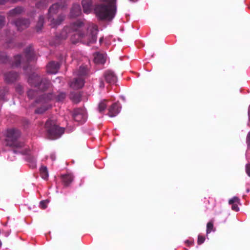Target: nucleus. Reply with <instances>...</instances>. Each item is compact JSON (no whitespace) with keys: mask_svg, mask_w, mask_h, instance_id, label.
Instances as JSON below:
<instances>
[{"mask_svg":"<svg viewBox=\"0 0 250 250\" xmlns=\"http://www.w3.org/2000/svg\"><path fill=\"white\" fill-rule=\"evenodd\" d=\"M83 26V23L80 21L73 23L70 27H66L64 28L61 34V38L65 39L67 37V31H76L71 37V41L74 43L81 42L83 43L89 45L95 43L97 41V35L98 32L97 27L93 24H90L87 28L86 33L85 34L81 32V30Z\"/></svg>","mask_w":250,"mask_h":250,"instance_id":"obj_1","label":"nucleus"},{"mask_svg":"<svg viewBox=\"0 0 250 250\" xmlns=\"http://www.w3.org/2000/svg\"><path fill=\"white\" fill-rule=\"evenodd\" d=\"M20 134V131L15 128L7 129L5 134V144L15 147V149L11 152L12 154L19 153L26 155L25 159L29 163L30 167L34 168L36 167V159L30 150L28 149L27 147L18 141L17 139Z\"/></svg>","mask_w":250,"mask_h":250,"instance_id":"obj_2","label":"nucleus"},{"mask_svg":"<svg viewBox=\"0 0 250 250\" xmlns=\"http://www.w3.org/2000/svg\"><path fill=\"white\" fill-rule=\"evenodd\" d=\"M103 2L94 8L96 16L101 19L111 20L116 13V0H101Z\"/></svg>","mask_w":250,"mask_h":250,"instance_id":"obj_3","label":"nucleus"},{"mask_svg":"<svg viewBox=\"0 0 250 250\" xmlns=\"http://www.w3.org/2000/svg\"><path fill=\"white\" fill-rule=\"evenodd\" d=\"M48 137L50 139L55 140L59 138L64 133V129L59 127L56 123L52 120H48L45 124Z\"/></svg>","mask_w":250,"mask_h":250,"instance_id":"obj_4","label":"nucleus"},{"mask_svg":"<svg viewBox=\"0 0 250 250\" xmlns=\"http://www.w3.org/2000/svg\"><path fill=\"white\" fill-rule=\"evenodd\" d=\"M87 74V68L84 66H81L79 71L76 72L78 78H76L70 84V87L77 89L82 88L84 85L83 76Z\"/></svg>","mask_w":250,"mask_h":250,"instance_id":"obj_5","label":"nucleus"},{"mask_svg":"<svg viewBox=\"0 0 250 250\" xmlns=\"http://www.w3.org/2000/svg\"><path fill=\"white\" fill-rule=\"evenodd\" d=\"M54 96L52 94H43L40 97L39 99L36 101V103H40L42 107L38 108L36 110V113L42 114L46 110L50 107V105L48 103L49 101L53 99Z\"/></svg>","mask_w":250,"mask_h":250,"instance_id":"obj_6","label":"nucleus"},{"mask_svg":"<svg viewBox=\"0 0 250 250\" xmlns=\"http://www.w3.org/2000/svg\"><path fill=\"white\" fill-rule=\"evenodd\" d=\"M60 7L61 6L59 5L58 3H56L53 4L49 9V19L50 20L51 25L53 27H55L60 24L62 21L64 20V16L62 15L60 16L56 20L54 19H52L53 15L57 13L58 10Z\"/></svg>","mask_w":250,"mask_h":250,"instance_id":"obj_7","label":"nucleus"},{"mask_svg":"<svg viewBox=\"0 0 250 250\" xmlns=\"http://www.w3.org/2000/svg\"><path fill=\"white\" fill-rule=\"evenodd\" d=\"M73 117L76 122L79 123H84L87 119L86 110L84 108L75 109L73 113Z\"/></svg>","mask_w":250,"mask_h":250,"instance_id":"obj_8","label":"nucleus"},{"mask_svg":"<svg viewBox=\"0 0 250 250\" xmlns=\"http://www.w3.org/2000/svg\"><path fill=\"white\" fill-rule=\"evenodd\" d=\"M104 77L107 83H114L116 82L117 78L114 72L111 70H106L104 74Z\"/></svg>","mask_w":250,"mask_h":250,"instance_id":"obj_9","label":"nucleus"},{"mask_svg":"<svg viewBox=\"0 0 250 250\" xmlns=\"http://www.w3.org/2000/svg\"><path fill=\"white\" fill-rule=\"evenodd\" d=\"M121 106L117 103L114 104L109 109L108 116L110 117L116 116L120 112Z\"/></svg>","mask_w":250,"mask_h":250,"instance_id":"obj_10","label":"nucleus"},{"mask_svg":"<svg viewBox=\"0 0 250 250\" xmlns=\"http://www.w3.org/2000/svg\"><path fill=\"white\" fill-rule=\"evenodd\" d=\"M60 65L58 62H50L47 65V72L50 74H56L59 69Z\"/></svg>","mask_w":250,"mask_h":250,"instance_id":"obj_11","label":"nucleus"},{"mask_svg":"<svg viewBox=\"0 0 250 250\" xmlns=\"http://www.w3.org/2000/svg\"><path fill=\"white\" fill-rule=\"evenodd\" d=\"M40 81V78L38 76L34 77V78L31 77L28 79L29 83H30L32 85H34L35 87H39L40 88H42V89L46 88L44 84L42 83H34V81L39 82Z\"/></svg>","mask_w":250,"mask_h":250,"instance_id":"obj_12","label":"nucleus"},{"mask_svg":"<svg viewBox=\"0 0 250 250\" xmlns=\"http://www.w3.org/2000/svg\"><path fill=\"white\" fill-rule=\"evenodd\" d=\"M83 12L86 14L92 11V0H83L82 2Z\"/></svg>","mask_w":250,"mask_h":250,"instance_id":"obj_13","label":"nucleus"},{"mask_svg":"<svg viewBox=\"0 0 250 250\" xmlns=\"http://www.w3.org/2000/svg\"><path fill=\"white\" fill-rule=\"evenodd\" d=\"M106 60V54L97 53L94 55V62L96 63L104 64Z\"/></svg>","mask_w":250,"mask_h":250,"instance_id":"obj_14","label":"nucleus"},{"mask_svg":"<svg viewBox=\"0 0 250 250\" xmlns=\"http://www.w3.org/2000/svg\"><path fill=\"white\" fill-rule=\"evenodd\" d=\"M29 24V22L27 20L20 19L15 22V25L19 30L27 27Z\"/></svg>","mask_w":250,"mask_h":250,"instance_id":"obj_15","label":"nucleus"},{"mask_svg":"<svg viewBox=\"0 0 250 250\" xmlns=\"http://www.w3.org/2000/svg\"><path fill=\"white\" fill-rule=\"evenodd\" d=\"M81 13V9L79 4H74L70 12V16L72 17L79 16Z\"/></svg>","mask_w":250,"mask_h":250,"instance_id":"obj_16","label":"nucleus"},{"mask_svg":"<svg viewBox=\"0 0 250 250\" xmlns=\"http://www.w3.org/2000/svg\"><path fill=\"white\" fill-rule=\"evenodd\" d=\"M18 74L13 72L9 73V74H7L5 75V79L8 83L13 82L14 81L16 80Z\"/></svg>","mask_w":250,"mask_h":250,"instance_id":"obj_17","label":"nucleus"},{"mask_svg":"<svg viewBox=\"0 0 250 250\" xmlns=\"http://www.w3.org/2000/svg\"><path fill=\"white\" fill-rule=\"evenodd\" d=\"M73 179V177L71 174L63 175L62 176V180L66 186L68 185L72 181Z\"/></svg>","mask_w":250,"mask_h":250,"instance_id":"obj_18","label":"nucleus"},{"mask_svg":"<svg viewBox=\"0 0 250 250\" xmlns=\"http://www.w3.org/2000/svg\"><path fill=\"white\" fill-rule=\"evenodd\" d=\"M41 175L42 177L44 179H47L48 177V172L46 167H42L40 168Z\"/></svg>","mask_w":250,"mask_h":250,"instance_id":"obj_19","label":"nucleus"},{"mask_svg":"<svg viewBox=\"0 0 250 250\" xmlns=\"http://www.w3.org/2000/svg\"><path fill=\"white\" fill-rule=\"evenodd\" d=\"M25 54L26 60L28 61H31L32 58L33 57L34 55L32 47H29L28 49H27L26 50Z\"/></svg>","mask_w":250,"mask_h":250,"instance_id":"obj_20","label":"nucleus"},{"mask_svg":"<svg viewBox=\"0 0 250 250\" xmlns=\"http://www.w3.org/2000/svg\"><path fill=\"white\" fill-rule=\"evenodd\" d=\"M22 61H23L22 57H21V55H17L14 58V63L13 64V66H18Z\"/></svg>","mask_w":250,"mask_h":250,"instance_id":"obj_21","label":"nucleus"},{"mask_svg":"<svg viewBox=\"0 0 250 250\" xmlns=\"http://www.w3.org/2000/svg\"><path fill=\"white\" fill-rule=\"evenodd\" d=\"M106 108V101L105 100L101 101L98 105V110L101 112L104 111Z\"/></svg>","mask_w":250,"mask_h":250,"instance_id":"obj_22","label":"nucleus"},{"mask_svg":"<svg viewBox=\"0 0 250 250\" xmlns=\"http://www.w3.org/2000/svg\"><path fill=\"white\" fill-rule=\"evenodd\" d=\"M22 11V9L21 7H17L11 10L9 13L11 15L14 16L15 15L21 13Z\"/></svg>","mask_w":250,"mask_h":250,"instance_id":"obj_23","label":"nucleus"},{"mask_svg":"<svg viewBox=\"0 0 250 250\" xmlns=\"http://www.w3.org/2000/svg\"><path fill=\"white\" fill-rule=\"evenodd\" d=\"M213 225L211 222H208L207 225V234H208L213 230Z\"/></svg>","mask_w":250,"mask_h":250,"instance_id":"obj_24","label":"nucleus"},{"mask_svg":"<svg viewBox=\"0 0 250 250\" xmlns=\"http://www.w3.org/2000/svg\"><path fill=\"white\" fill-rule=\"evenodd\" d=\"M27 94L29 98L32 99L34 98V96L37 94V92L34 90H30L28 91Z\"/></svg>","mask_w":250,"mask_h":250,"instance_id":"obj_25","label":"nucleus"},{"mask_svg":"<svg viewBox=\"0 0 250 250\" xmlns=\"http://www.w3.org/2000/svg\"><path fill=\"white\" fill-rule=\"evenodd\" d=\"M239 199L237 197H233L231 199L229 200V204H235V203H239Z\"/></svg>","mask_w":250,"mask_h":250,"instance_id":"obj_26","label":"nucleus"},{"mask_svg":"<svg viewBox=\"0 0 250 250\" xmlns=\"http://www.w3.org/2000/svg\"><path fill=\"white\" fill-rule=\"evenodd\" d=\"M65 97V94L64 93H60L56 97L57 100L58 101H61L64 99Z\"/></svg>","mask_w":250,"mask_h":250,"instance_id":"obj_27","label":"nucleus"},{"mask_svg":"<svg viewBox=\"0 0 250 250\" xmlns=\"http://www.w3.org/2000/svg\"><path fill=\"white\" fill-rule=\"evenodd\" d=\"M49 201L47 200L45 201H42L40 202V206L41 208L44 209L46 208V206L47 204L48 203Z\"/></svg>","mask_w":250,"mask_h":250,"instance_id":"obj_28","label":"nucleus"},{"mask_svg":"<svg viewBox=\"0 0 250 250\" xmlns=\"http://www.w3.org/2000/svg\"><path fill=\"white\" fill-rule=\"evenodd\" d=\"M205 237L201 235H199L198 237V244L200 245L204 243L205 241Z\"/></svg>","mask_w":250,"mask_h":250,"instance_id":"obj_29","label":"nucleus"},{"mask_svg":"<svg viewBox=\"0 0 250 250\" xmlns=\"http://www.w3.org/2000/svg\"><path fill=\"white\" fill-rule=\"evenodd\" d=\"M246 172L248 175L250 177V164H248L246 165Z\"/></svg>","mask_w":250,"mask_h":250,"instance_id":"obj_30","label":"nucleus"},{"mask_svg":"<svg viewBox=\"0 0 250 250\" xmlns=\"http://www.w3.org/2000/svg\"><path fill=\"white\" fill-rule=\"evenodd\" d=\"M231 205H232L231 208L232 210L236 211H239V208L237 204H232Z\"/></svg>","mask_w":250,"mask_h":250,"instance_id":"obj_31","label":"nucleus"},{"mask_svg":"<svg viewBox=\"0 0 250 250\" xmlns=\"http://www.w3.org/2000/svg\"><path fill=\"white\" fill-rule=\"evenodd\" d=\"M247 142L248 144V147H250V132H249L247 135Z\"/></svg>","mask_w":250,"mask_h":250,"instance_id":"obj_32","label":"nucleus"},{"mask_svg":"<svg viewBox=\"0 0 250 250\" xmlns=\"http://www.w3.org/2000/svg\"><path fill=\"white\" fill-rule=\"evenodd\" d=\"M185 243L187 244L188 246H190L193 245V241L192 240H186L185 241Z\"/></svg>","mask_w":250,"mask_h":250,"instance_id":"obj_33","label":"nucleus"},{"mask_svg":"<svg viewBox=\"0 0 250 250\" xmlns=\"http://www.w3.org/2000/svg\"><path fill=\"white\" fill-rule=\"evenodd\" d=\"M99 86L101 88H103L104 87V83L102 80H100Z\"/></svg>","mask_w":250,"mask_h":250,"instance_id":"obj_34","label":"nucleus"},{"mask_svg":"<svg viewBox=\"0 0 250 250\" xmlns=\"http://www.w3.org/2000/svg\"><path fill=\"white\" fill-rule=\"evenodd\" d=\"M43 18L42 17H41L40 18L39 22V23L41 25V26H42L43 25Z\"/></svg>","mask_w":250,"mask_h":250,"instance_id":"obj_35","label":"nucleus"},{"mask_svg":"<svg viewBox=\"0 0 250 250\" xmlns=\"http://www.w3.org/2000/svg\"><path fill=\"white\" fill-rule=\"evenodd\" d=\"M17 0H0V4H3L4 3V2H5L6 1H11L12 2H14V1H16Z\"/></svg>","mask_w":250,"mask_h":250,"instance_id":"obj_36","label":"nucleus"},{"mask_svg":"<svg viewBox=\"0 0 250 250\" xmlns=\"http://www.w3.org/2000/svg\"><path fill=\"white\" fill-rule=\"evenodd\" d=\"M4 24V18L1 17L0 18V27H1Z\"/></svg>","mask_w":250,"mask_h":250,"instance_id":"obj_37","label":"nucleus"},{"mask_svg":"<svg viewBox=\"0 0 250 250\" xmlns=\"http://www.w3.org/2000/svg\"><path fill=\"white\" fill-rule=\"evenodd\" d=\"M50 158L52 160V161H54L56 158L55 155L54 153L51 154L50 156Z\"/></svg>","mask_w":250,"mask_h":250,"instance_id":"obj_38","label":"nucleus"},{"mask_svg":"<svg viewBox=\"0 0 250 250\" xmlns=\"http://www.w3.org/2000/svg\"><path fill=\"white\" fill-rule=\"evenodd\" d=\"M248 115H249V120L250 121V106L249 108V110H248Z\"/></svg>","mask_w":250,"mask_h":250,"instance_id":"obj_39","label":"nucleus"},{"mask_svg":"<svg viewBox=\"0 0 250 250\" xmlns=\"http://www.w3.org/2000/svg\"><path fill=\"white\" fill-rule=\"evenodd\" d=\"M103 40V38H100V42H102Z\"/></svg>","mask_w":250,"mask_h":250,"instance_id":"obj_40","label":"nucleus"},{"mask_svg":"<svg viewBox=\"0 0 250 250\" xmlns=\"http://www.w3.org/2000/svg\"><path fill=\"white\" fill-rule=\"evenodd\" d=\"M129 0L131 1H132V2H135V1H136L137 0Z\"/></svg>","mask_w":250,"mask_h":250,"instance_id":"obj_41","label":"nucleus"},{"mask_svg":"<svg viewBox=\"0 0 250 250\" xmlns=\"http://www.w3.org/2000/svg\"><path fill=\"white\" fill-rule=\"evenodd\" d=\"M0 60H1L2 62H4V60H2V59L1 58H0Z\"/></svg>","mask_w":250,"mask_h":250,"instance_id":"obj_42","label":"nucleus"},{"mask_svg":"<svg viewBox=\"0 0 250 250\" xmlns=\"http://www.w3.org/2000/svg\"><path fill=\"white\" fill-rule=\"evenodd\" d=\"M249 191H250L249 189H247V192H249Z\"/></svg>","mask_w":250,"mask_h":250,"instance_id":"obj_43","label":"nucleus"}]
</instances>
